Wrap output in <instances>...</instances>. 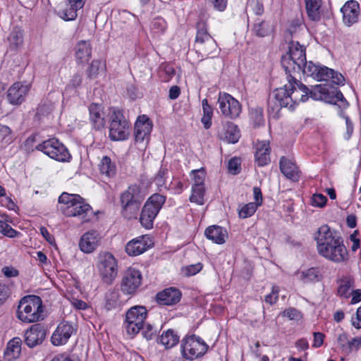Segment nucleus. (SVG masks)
I'll return each mask as SVG.
<instances>
[{
  "mask_svg": "<svg viewBox=\"0 0 361 361\" xmlns=\"http://www.w3.org/2000/svg\"><path fill=\"white\" fill-rule=\"evenodd\" d=\"M246 9L257 16H261L264 13V6L261 0H248Z\"/></svg>",
  "mask_w": 361,
  "mask_h": 361,
  "instance_id": "41",
  "label": "nucleus"
},
{
  "mask_svg": "<svg viewBox=\"0 0 361 361\" xmlns=\"http://www.w3.org/2000/svg\"><path fill=\"white\" fill-rule=\"evenodd\" d=\"M99 170L107 176H113L116 173V166L109 157L105 156L101 160Z\"/></svg>",
  "mask_w": 361,
  "mask_h": 361,
  "instance_id": "37",
  "label": "nucleus"
},
{
  "mask_svg": "<svg viewBox=\"0 0 361 361\" xmlns=\"http://www.w3.org/2000/svg\"><path fill=\"white\" fill-rule=\"evenodd\" d=\"M327 198L322 194H314L312 197V204L317 207H323L326 205Z\"/></svg>",
  "mask_w": 361,
  "mask_h": 361,
  "instance_id": "51",
  "label": "nucleus"
},
{
  "mask_svg": "<svg viewBox=\"0 0 361 361\" xmlns=\"http://www.w3.org/2000/svg\"><path fill=\"white\" fill-rule=\"evenodd\" d=\"M51 361H78L77 358L62 353L55 355Z\"/></svg>",
  "mask_w": 361,
  "mask_h": 361,
  "instance_id": "63",
  "label": "nucleus"
},
{
  "mask_svg": "<svg viewBox=\"0 0 361 361\" xmlns=\"http://www.w3.org/2000/svg\"><path fill=\"white\" fill-rule=\"evenodd\" d=\"M142 330V335L147 340H151L154 336L156 334L157 330L154 329V328L150 325L147 324L145 326V324H143V328L141 329Z\"/></svg>",
  "mask_w": 361,
  "mask_h": 361,
  "instance_id": "54",
  "label": "nucleus"
},
{
  "mask_svg": "<svg viewBox=\"0 0 361 361\" xmlns=\"http://www.w3.org/2000/svg\"><path fill=\"white\" fill-rule=\"evenodd\" d=\"M257 204L250 202L244 205L239 211V216L240 218H247L255 214L257 209Z\"/></svg>",
  "mask_w": 361,
  "mask_h": 361,
  "instance_id": "44",
  "label": "nucleus"
},
{
  "mask_svg": "<svg viewBox=\"0 0 361 361\" xmlns=\"http://www.w3.org/2000/svg\"><path fill=\"white\" fill-rule=\"evenodd\" d=\"M255 161L259 166H264L270 162V146L267 140L257 141L255 144Z\"/></svg>",
  "mask_w": 361,
  "mask_h": 361,
  "instance_id": "26",
  "label": "nucleus"
},
{
  "mask_svg": "<svg viewBox=\"0 0 361 361\" xmlns=\"http://www.w3.org/2000/svg\"><path fill=\"white\" fill-rule=\"evenodd\" d=\"M165 200V197L159 194H154L147 200L140 217V221L142 226L147 229L152 228L153 221Z\"/></svg>",
  "mask_w": 361,
  "mask_h": 361,
  "instance_id": "11",
  "label": "nucleus"
},
{
  "mask_svg": "<svg viewBox=\"0 0 361 361\" xmlns=\"http://www.w3.org/2000/svg\"><path fill=\"white\" fill-rule=\"evenodd\" d=\"M36 149L58 161H69L71 156L63 144L56 138H51L39 144Z\"/></svg>",
  "mask_w": 361,
  "mask_h": 361,
  "instance_id": "12",
  "label": "nucleus"
},
{
  "mask_svg": "<svg viewBox=\"0 0 361 361\" xmlns=\"http://www.w3.org/2000/svg\"><path fill=\"white\" fill-rule=\"evenodd\" d=\"M145 197V190L139 185H130L119 197L122 215L128 219H136Z\"/></svg>",
  "mask_w": 361,
  "mask_h": 361,
  "instance_id": "4",
  "label": "nucleus"
},
{
  "mask_svg": "<svg viewBox=\"0 0 361 361\" xmlns=\"http://www.w3.org/2000/svg\"><path fill=\"white\" fill-rule=\"evenodd\" d=\"M10 288L4 283H0V304L4 303L11 295Z\"/></svg>",
  "mask_w": 361,
  "mask_h": 361,
  "instance_id": "53",
  "label": "nucleus"
},
{
  "mask_svg": "<svg viewBox=\"0 0 361 361\" xmlns=\"http://www.w3.org/2000/svg\"><path fill=\"white\" fill-rule=\"evenodd\" d=\"M240 137V130L236 125L232 122H227L224 128L221 137L228 143H236Z\"/></svg>",
  "mask_w": 361,
  "mask_h": 361,
  "instance_id": "31",
  "label": "nucleus"
},
{
  "mask_svg": "<svg viewBox=\"0 0 361 361\" xmlns=\"http://www.w3.org/2000/svg\"><path fill=\"white\" fill-rule=\"evenodd\" d=\"M42 300L37 295H26L19 302L17 310V317L25 323H33L42 320Z\"/></svg>",
  "mask_w": 361,
  "mask_h": 361,
  "instance_id": "5",
  "label": "nucleus"
},
{
  "mask_svg": "<svg viewBox=\"0 0 361 361\" xmlns=\"http://www.w3.org/2000/svg\"><path fill=\"white\" fill-rule=\"evenodd\" d=\"M147 315V309L141 305L132 307L126 312L123 328L129 336L133 338L140 332L143 328Z\"/></svg>",
  "mask_w": 361,
  "mask_h": 361,
  "instance_id": "8",
  "label": "nucleus"
},
{
  "mask_svg": "<svg viewBox=\"0 0 361 361\" xmlns=\"http://www.w3.org/2000/svg\"><path fill=\"white\" fill-rule=\"evenodd\" d=\"M279 292V288L276 287V286H273L272 287V290H271V293L268 294L265 297V301L267 303H269L270 305L274 304L277 301V300H278Z\"/></svg>",
  "mask_w": 361,
  "mask_h": 361,
  "instance_id": "55",
  "label": "nucleus"
},
{
  "mask_svg": "<svg viewBox=\"0 0 361 361\" xmlns=\"http://www.w3.org/2000/svg\"><path fill=\"white\" fill-rule=\"evenodd\" d=\"M353 287V281L350 278L342 279L338 288V295L343 298H348L349 291Z\"/></svg>",
  "mask_w": 361,
  "mask_h": 361,
  "instance_id": "40",
  "label": "nucleus"
},
{
  "mask_svg": "<svg viewBox=\"0 0 361 361\" xmlns=\"http://www.w3.org/2000/svg\"><path fill=\"white\" fill-rule=\"evenodd\" d=\"M130 123L123 113L117 109H111L109 120V137L111 140L119 141L128 139Z\"/></svg>",
  "mask_w": 361,
  "mask_h": 361,
  "instance_id": "9",
  "label": "nucleus"
},
{
  "mask_svg": "<svg viewBox=\"0 0 361 361\" xmlns=\"http://www.w3.org/2000/svg\"><path fill=\"white\" fill-rule=\"evenodd\" d=\"M287 55L281 59V66L286 75L300 73L301 67L306 61L305 49L298 42L291 41L289 43Z\"/></svg>",
  "mask_w": 361,
  "mask_h": 361,
  "instance_id": "6",
  "label": "nucleus"
},
{
  "mask_svg": "<svg viewBox=\"0 0 361 361\" xmlns=\"http://www.w3.org/2000/svg\"><path fill=\"white\" fill-rule=\"evenodd\" d=\"M287 84L276 88L269 94L267 100L269 112L277 114L281 108L293 111L300 102L307 100L309 96L315 100L336 104L340 109H344L348 106V102L337 89L329 90L326 86L319 85L310 90L293 75H287Z\"/></svg>",
  "mask_w": 361,
  "mask_h": 361,
  "instance_id": "1",
  "label": "nucleus"
},
{
  "mask_svg": "<svg viewBox=\"0 0 361 361\" xmlns=\"http://www.w3.org/2000/svg\"><path fill=\"white\" fill-rule=\"evenodd\" d=\"M101 236L97 231H90L85 233L79 241L80 250L86 254L93 252L99 246Z\"/></svg>",
  "mask_w": 361,
  "mask_h": 361,
  "instance_id": "20",
  "label": "nucleus"
},
{
  "mask_svg": "<svg viewBox=\"0 0 361 361\" xmlns=\"http://www.w3.org/2000/svg\"><path fill=\"white\" fill-rule=\"evenodd\" d=\"M97 267L102 281L111 284L118 274L117 260L114 256L109 252L99 253Z\"/></svg>",
  "mask_w": 361,
  "mask_h": 361,
  "instance_id": "10",
  "label": "nucleus"
},
{
  "mask_svg": "<svg viewBox=\"0 0 361 361\" xmlns=\"http://www.w3.org/2000/svg\"><path fill=\"white\" fill-rule=\"evenodd\" d=\"M39 231H40V233L42 234V235L44 238V239L50 245H54V246L56 245L54 235H51V233H49V232L45 227H44V226L40 227Z\"/></svg>",
  "mask_w": 361,
  "mask_h": 361,
  "instance_id": "57",
  "label": "nucleus"
},
{
  "mask_svg": "<svg viewBox=\"0 0 361 361\" xmlns=\"http://www.w3.org/2000/svg\"><path fill=\"white\" fill-rule=\"evenodd\" d=\"M46 329L41 324H35L30 326L25 333V342L30 348L41 344L45 339Z\"/></svg>",
  "mask_w": 361,
  "mask_h": 361,
  "instance_id": "16",
  "label": "nucleus"
},
{
  "mask_svg": "<svg viewBox=\"0 0 361 361\" xmlns=\"http://www.w3.org/2000/svg\"><path fill=\"white\" fill-rule=\"evenodd\" d=\"M12 140L11 129L8 126L0 123V142L7 145Z\"/></svg>",
  "mask_w": 361,
  "mask_h": 361,
  "instance_id": "43",
  "label": "nucleus"
},
{
  "mask_svg": "<svg viewBox=\"0 0 361 361\" xmlns=\"http://www.w3.org/2000/svg\"><path fill=\"white\" fill-rule=\"evenodd\" d=\"M352 324L356 329L361 328V307L357 308L355 317L352 318Z\"/></svg>",
  "mask_w": 361,
  "mask_h": 361,
  "instance_id": "64",
  "label": "nucleus"
},
{
  "mask_svg": "<svg viewBox=\"0 0 361 361\" xmlns=\"http://www.w3.org/2000/svg\"><path fill=\"white\" fill-rule=\"evenodd\" d=\"M228 169L229 172L233 175L239 173L240 171V159L236 157L232 158L228 161Z\"/></svg>",
  "mask_w": 361,
  "mask_h": 361,
  "instance_id": "50",
  "label": "nucleus"
},
{
  "mask_svg": "<svg viewBox=\"0 0 361 361\" xmlns=\"http://www.w3.org/2000/svg\"><path fill=\"white\" fill-rule=\"evenodd\" d=\"M65 7L59 11V16L64 20H73L76 18L77 11L81 9L85 3V0H68Z\"/></svg>",
  "mask_w": 361,
  "mask_h": 361,
  "instance_id": "25",
  "label": "nucleus"
},
{
  "mask_svg": "<svg viewBox=\"0 0 361 361\" xmlns=\"http://www.w3.org/2000/svg\"><path fill=\"white\" fill-rule=\"evenodd\" d=\"M204 186H192L190 201L199 205H202L204 204Z\"/></svg>",
  "mask_w": 361,
  "mask_h": 361,
  "instance_id": "38",
  "label": "nucleus"
},
{
  "mask_svg": "<svg viewBox=\"0 0 361 361\" xmlns=\"http://www.w3.org/2000/svg\"><path fill=\"white\" fill-rule=\"evenodd\" d=\"M319 65H316L313 63L312 61L307 62V61L301 67V71L307 76H310L314 79L317 72L318 71V68Z\"/></svg>",
  "mask_w": 361,
  "mask_h": 361,
  "instance_id": "46",
  "label": "nucleus"
},
{
  "mask_svg": "<svg viewBox=\"0 0 361 361\" xmlns=\"http://www.w3.org/2000/svg\"><path fill=\"white\" fill-rule=\"evenodd\" d=\"M195 44L206 56L213 53L216 49V44L208 33L206 22L203 20H200L197 23Z\"/></svg>",
  "mask_w": 361,
  "mask_h": 361,
  "instance_id": "14",
  "label": "nucleus"
},
{
  "mask_svg": "<svg viewBox=\"0 0 361 361\" xmlns=\"http://www.w3.org/2000/svg\"><path fill=\"white\" fill-rule=\"evenodd\" d=\"M142 276L135 268L129 267L123 274L121 281V291L126 295H134L141 286Z\"/></svg>",
  "mask_w": 361,
  "mask_h": 361,
  "instance_id": "13",
  "label": "nucleus"
},
{
  "mask_svg": "<svg viewBox=\"0 0 361 361\" xmlns=\"http://www.w3.org/2000/svg\"><path fill=\"white\" fill-rule=\"evenodd\" d=\"M0 233L9 238H15L19 234L17 231L2 220H0Z\"/></svg>",
  "mask_w": 361,
  "mask_h": 361,
  "instance_id": "48",
  "label": "nucleus"
},
{
  "mask_svg": "<svg viewBox=\"0 0 361 361\" xmlns=\"http://www.w3.org/2000/svg\"><path fill=\"white\" fill-rule=\"evenodd\" d=\"M152 245L150 238L144 235L129 241L126 246V251L130 256H137L145 252Z\"/></svg>",
  "mask_w": 361,
  "mask_h": 361,
  "instance_id": "19",
  "label": "nucleus"
},
{
  "mask_svg": "<svg viewBox=\"0 0 361 361\" xmlns=\"http://www.w3.org/2000/svg\"><path fill=\"white\" fill-rule=\"evenodd\" d=\"M209 345L204 340L195 334L187 336L181 341V355L188 360L202 357L207 353Z\"/></svg>",
  "mask_w": 361,
  "mask_h": 361,
  "instance_id": "7",
  "label": "nucleus"
},
{
  "mask_svg": "<svg viewBox=\"0 0 361 361\" xmlns=\"http://www.w3.org/2000/svg\"><path fill=\"white\" fill-rule=\"evenodd\" d=\"M102 65V62L99 60L92 61L87 71V77L91 79L96 78Z\"/></svg>",
  "mask_w": 361,
  "mask_h": 361,
  "instance_id": "49",
  "label": "nucleus"
},
{
  "mask_svg": "<svg viewBox=\"0 0 361 361\" xmlns=\"http://www.w3.org/2000/svg\"><path fill=\"white\" fill-rule=\"evenodd\" d=\"M249 116L255 128L264 124L263 109L262 107L256 106L250 109Z\"/></svg>",
  "mask_w": 361,
  "mask_h": 361,
  "instance_id": "36",
  "label": "nucleus"
},
{
  "mask_svg": "<svg viewBox=\"0 0 361 361\" xmlns=\"http://www.w3.org/2000/svg\"><path fill=\"white\" fill-rule=\"evenodd\" d=\"M74 331L73 326L66 322H61L51 336V343L54 345H64Z\"/></svg>",
  "mask_w": 361,
  "mask_h": 361,
  "instance_id": "21",
  "label": "nucleus"
},
{
  "mask_svg": "<svg viewBox=\"0 0 361 361\" xmlns=\"http://www.w3.org/2000/svg\"><path fill=\"white\" fill-rule=\"evenodd\" d=\"M280 170L287 178L293 181L299 180L300 172L296 164L285 157H282L279 161Z\"/></svg>",
  "mask_w": 361,
  "mask_h": 361,
  "instance_id": "27",
  "label": "nucleus"
},
{
  "mask_svg": "<svg viewBox=\"0 0 361 361\" xmlns=\"http://www.w3.org/2000/svg\"><path fill=\"white\" fill-rule=\"evenodd\" d=\"M152 130V123L149 118L145 116H139L135 123L134 135L137 142H142L144 140H148L151 131Z\"/></svg>",
  "mask_w": 361,
  "mask_h": 361,
  "instance_id": "18",
  "label": "nucleus"
},
{
  "mask_svg": "<svg viewBox=\"0 0 361 361\" xmlns=\"http://www.w3.org/2000/svg\"><path fill=\"white\" fill-rule=\"evenodd\" d=\"M59 202L62 204L61 210L65 216L78 217L82 223L90 221L94 216L90 205L79 195L63 192L59 197Z\"/></svg>",
  "mask_w": 361,
  "mask_h": 361,
  "instance_id": "3",
  "label": "nucleus"
},
{
  "mask_svg": "<svg viewBox=\"0 0 361 361\" xmlns=\"http://www.w3.org/2000/svg\"><path fill=\"white\" fill-rule=\"evenodd\" d=\"M304 1L309 19L314 22L319 21L322 17V0H304Z\"/></svg>",
  "mask_w": 361,
  "mask_h": 361,
  "instance_id": "29",
  "label": "nucleus"
},
{
  "mask_svg": "<svg viewBox=\"0 0 361 361\" xmlns=\"http://www.w3.org/2000/svg\"><path fill=\"white\" fill-rule=\"evenodd\" d=\"M337 342L340 347L343 350H347V345L348 343V336L345 333L340 334L337 337Z\"/></svg>",
  "mask_w": 361,
  "mask_h": 361,
  "instance_id": "62",
  "label": "nucleus"
},
{
  "mask_svg": "<svg viewBox=\"0 0 361 361\" xmlns=\"http://www.w3.org/2000/svg\"><path fill=\"white\" fill-rule=\"evenodd\" d=\"M92 47L89 41L79 42L75 48V56L78 63H85L91 58Z\"/></svg>",
  "mask_w": 361,
  "mask_h": 361,
  "instance_id": "28",
  "label": "nucleus"
},
{
  "mask_svg": "<svg viewBox=\"0 0 361 361\" xmlns=\"http://www.w3.org/2000/svg\"><path fill=\"white\" fill-rule=\"evenodd\" d=\"M21 339L15 337L10 340L4 352V357L8 361L18 358L21 352Z\"/></svg>",
  "mask_w": 361,
  "mask_h": 361,
  "instance_id": "32",
  "label": "nucleus"
},
{
  "mask_svg": "<svg viewBox=\"0 0 361 361\" xmlns=\"http://www.w3.org/2000/svg\"><path fill=\"white\" fill-rule=\"evenodd\" d=\"M313 336L312 347L315 348L321 347L324 343V334L321 332H314Z\"/></svg>",
  "mask_w": 361,
  "mask_h": 361,
  "instance_id": "56",
  "label": "nucleus"
},
{
  "mask_svg": "<svg viewBox=\"0 0 361 361\" xmlns=\"http://www.w3.org/2000/svg\"><path fill=\"white\" fill-rule=\"evenodd\" d=\"M30 88L29 84L17 82L13 84L7 92V99L10 104H20L24 102Z\"/></svg>",
  "mask_w": 361,
  "mask_h": 361,
  "instance_id": "17",
  "label": "nucleus"
},
{
  "mask_svg": "<svg viewBox=\"0 0 361 361\" xmlns=\"http://www.w3.org/2000/svg\"><path fill=\"white\" fill-rule=\"evenodd\" d=\"M274 30L273 25L267 20H257L254 23L252 32L258 37H264L270 35Z\"/></svg>",
  "mask_w": 361,
  "mask_h": 361,
  "instance_id": "34",
  "label": "nucleus"
},
{
  "mask_svg": "<svg viewBox=\"0 0 361 361\" xmlns=\"http://www.w3.org/2000/svg\"><path fill=\"white\" fill-rule=\"evenodd\" d=\"M181 293L176 288H166L156 296L157 302L161 305H173L180 301Z\"/></svg>",
  "mask_w": 361,
  "mask_h": 361,
  "instance_id": "24",
  "label": "nucleus"
},
{
  "mask_svg": "<svg viewBox=\"0 0 361 361\" xmlns=\"http://www.w3.org/2000/svg\"><path fill=\"white\" fill-rule=\"evenodd\" d=\"M179 336L173 329L164 331L159 338V343L166 349L171 348L179 342Z\"/></svg>",
  "mask_w": 361,
  "mask_h": 361,
  "instance_id": "33",
  "label": "nucleus"
},
{
  "mask_svg": "<svg viewBox=\"0 0 361 361\" xmlns=\"http://www.w3.org/2000/svg\"><path fill=\"white\" fill-rule=\"evenodd\" d=\"M331 74H333V69L324 66H319L314 79L318 81H327L330 80Z\"/></svg>",
  "mask_w": 361,
  "mask_h": 361,
  "instance_id": "45",
  "label": "nucleus"
},
{
  "mask_svg": "<svg viewBox=\"0 0 361 361\" xmlns=\"http://www.w3.org/2000/svg\"><path fill=\"white\" fill-rule=\"evenodd\" d=\"M322 274L318 268L312 267L300 272V279L305 283L320 281Z\"/></svg>",
  "mask_w": 361,
  "mask_h": 361,
  "instance_id": "35",
  "label": "nucleus"
},
{
  "mask_svg": "<svg viewBox=\"0 0 361 361\" xmlns=\"http://www.w3.org/2000/svg\"><path fill=\"white\" fill-rule=\"evenodd\" d=\"M361 346V337H355L348 340V343L347 345V350L351 351L353 349H358Z\"/></svg>",
  "mask_w": 361,
  "mask_h": 361,
  "instance_id": "60",
  "label": "nucleus"
},
{
  "mask_svg": "<svg viewBox=\"0 0 361 361\" xmlns=\"http://www.w3.org/2000/svg\"><path fill=\"white\" fill-rule=\"evenodd\" d=\"M283 314L290 319L298 320L301 317L300 312L295 308H288L284 311Z\"/></svg>",
  "mask_w": 361,
  "mask_h": 361,
  "instance_id": "59",
  "label": "nucleus"
},
{
  "mask_svg": "<svg viewBox=\"0 0 361 361\" xmlns=\"http://www.w3.org/2000/svg\"><path fill=\"white\" fill-rule=\"evenodd\" d=\"M8 39L10 42V46L13 49H18L23 43V34L22 30L18 28H15L10 33Z\"/></svg>",
  "mask_w": 361,
  "mask_h": 361,
  "instance_id": "39",
  "label": "nucleus"
},
{
  "mask_svg": "<svg viewBox=\"0 0 361 361\" xmlns=\"http://www.w3.org/2000/svg\"><path fill=\"white\" fill-rule=\"evenodd\" d=\"M89 120L92 128L97 130L104 128L106 124L104 108L101 104L92 103L89 106Z\"/></svg>",
  "mask_w": 361,
  "mask_h": 361,
  "instance_id": "22",
  "label": "nucleus"
},
{
  "mask_svg": "<svg viewBox=\"0 0 361 361\" xmlns=\"http://www.w3.org/2000/svg\"><path fill=\"white\" fill-rule=\"evenodd\" d=\"M217 103L221 114L226 118L235 119L239 117L242 107L240 102L226 92H219Z\"/></svg>",
  "mask_w": 361,
  "mask_h": 361,
  "instance_id": "15",
  "label": "nucleus"
},
{
  "mask_svg": "<svg viewBox=\"0 0 361 361\" xmlns=\"http://www.w3.org/2000/svg\"><path fill=\"white\" fill-rule=\"evenodd\" d=\"M204 233L208 239L216 244L224 243L227 237L226 231L222 227L216 225L206 228Z\"/></svg>",
  "mask_w": 361,
  "mask_h": 361,
  "instance_id": "30",
  "label": "nucleus"
},
{
  "mask_svg": "<svg viewBox=\"0 0 361 361\" xmlns=\"http://www.w3.org/2000/svg\"><path fill=\"white\" fill-rule=\"evenodd\" d=\"M302 29V20L296 18L291 20L288 28V31L290 35L296 34Z\"/></svg>",
  "mask_w": 361,
  "mask_h": 361,
  "instance_id": "52",
  "label": "nucleus"
},
{
  "mask_svg": "<svg viewBox=\"0 0 361 361\" xmlns=\"http://www.w3.org/2000/svg\"><path fill=\"white\" fill-rule=\"evenodd\" d=\"M202 266L200 263L192 264L185 267V274L187 276H193L201 271Z\"/></svg>",
  "mask_w": 361,
  "mask_h": 361,
  "instance_id": "58",
  "label": "nucleus"
},
{
  "mask_svg": "<svg viewBox=\"0 0 361 361\" xmlns=\"http://www.w3.org/2000/svg\"><path fill=\"white\" fill-rule=\"evenodd\" d=\"M105 307L107 310H111L118 305V293L116 291H111L106 296Z\"/></svg>",
  "mask_w": 361,
  "mask_h": 361,
  "instance_id": "47",
  "label": "nucleus"
},
{
  "mask_svg": "<svg viewBox=\"0 0 361 361\" xmlns=\"http://www.w3.org/2000/svg\"><path fill=\"white\" fill-rule=\"evenodd\" d=\"M2 273L8 278L16 277L19 274V271L13 267H4L2 268Z\"/></svg>",
  "mask_w": 361,
  "mask_h": 361,
  "instance_id": "61",
  "label": "nucleus"
},
{
  "mask_svg": "<svg viewBox=\"0 0 361 361\" xmlns=\"http://www.w3.org/2000/svg\"><path fill=\"white\" fill-rule=\"evenodd\" d=\"M191 175L194 180L192 186H204V180L206 176L205 171L203 168L197 170H192Z\"/></svg>",
  "mask_w": 361,
  "mask_h": 361,
  "instance_id": "42",
  "label": "nucleus"
},
{
  "mask_svg": "<svg viewBox=\"0 0 361 361\" xmlns=\"http://www.w3.org/2000/svg\"><path fill=\"white\" fill-rule=\"evenodd\" d=\"M343 23L350 26L356 23L360 13V5L356 1H348L341 8Z\"/></svg>",
  "mask_w": 361,
  "mask_h": 361,
  "instance_id": "23",
  "label": "nucleus"
},
{
  "mask_svg": "<svg viewBox=\"0 0 361 361\" xmlns=\"http://www.w3.org/2000/svg\"><path fill=\"white\" fill-rule=\"evenodd\" d=\"M314 239L318 253L325 259L335 263L348 260V251L343 238L332 231L328 225H322L318 228Z\"/></svg>",
  "mask_w": 361,
  "mask_h": 361,
  "instance_id": "2",
  "label": "nucleus"
}]
</instances>
